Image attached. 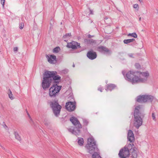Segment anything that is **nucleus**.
<instances>
[{
  "label": "nucleus",
  "mask_w": 158,
  "mask_h": 158,
  "mask_svg": "<svg viewBox=\"0 0 158 158\" xmlns=\"http://www.w3.org/2000/svg\"><path fill=\"white\" fill-rule=\"evenodd\" d=\"M68 131L70 132H71L72 134H74L76 135H78V133H80V130L79 129H77V131L71 128H69L68 129Z\"/></svg>",
  "instance_id": "nucleus-16"
},
{
  "label": "nucleus",
  "mask_w": 158,
  "mask_h": 158,
  "mask_svg": "<svg viewBox=\"0 0 158 158\" xmlns=\"http://www.w3.org/2000/svg\"><path fill=\"white\" fill-rule=\"evenodd\" d=\"M135 40L134 39L125 40H124L123 42L125 44H128L134 41Z\"/></svg>",
  "instance_id": "nucleus-23"
},
{
  "label": "nucleus",
  "mask_w": 158,
  "mask_h": 158,
  "mask_svg": "<svg viewBox=\"0 0 158 158\" xmlns=\"http://www.w3.org/2000/svg\"><path fill=\"white\" fill-rule=\"evenodd\" d=\"M85 147L89 152L90 154L94 153L92 155V158H101L99 155V149L94 138L92 137H90L88 138Z\"/></svg>",
  "instance_id": "nucleus-3"
},
{
  "label": "nucleus",
  "mask_w": 158,
  "mask_h": 158,
  "mask_svg": "<svg viewBox=\"0 0 158 158\" xmlns=\"http://www.w3.org/2000/svg\"><path fill=\"white\" fill-rule=\"evenodd\" d=\"M60 50V48L59 47L54 48L53 50V52L54 53H57Z\"/></svg>",
  "instance_id": "nucleus-27"
},
{
  "label": "nucleus",
  "mask_w": 158,
  "mask_h": 158,
  "mask_svg": "<svg viewBox=\"0 0 158 158\" xmlns=\"http://www.w3.org/2000/svg\"><path fill=\"white\" fill-rule=\"evenodd\" d=\"M128 56L129 57H133V54H129Z\"/></svg>",
  "instance_id": "nucleus-36"
},
{
  "label": "nucleus",
  "mask_w": 158,
  "mask_h": 158,
  "mask_svg": "<svg viewBox=\"0 0 158 158\" xmlns=\"http://www.w3.org/2000/svg\"><path fill=\"white\" fill-rule=\"evenodd\" d=\"M50 106L52 108L53 113L56 116L60 114L61 106L57 101H50L48 103Z\"/></svg>",
  "instance_id": "nucleus-6"
},
{
  "label": "nucleus",
  "mask_w": 158,
  "mask_h": 158,
  "mask_svg": "<svg viewBox=\"0 0 158 158\" xmlns=\"http://www.w3.org/2000/svg\"><path fill=\"white\" fill-rule=\"evenodd\" d=\"M8 94L9 98H10L11 100H12L14 99V97L13 96V95L10 89H9L8 90Z\"/></svg>",
  "instance_id": "nucleus-19"
},
{
  "label": "nucleus",
  "mask_w": 158,
  "mask_h": 158,
  "mask_svg": "<svg viewBox=\"0 0 158 158\" xmlns=\"http://www.w3.org/2000/svg\"><path fill=\"white\" fill-rule=\"evenodd\" d=\"M67 47L70 48L75 49L80 47V44L75 41H72L71 42L68 43Z\"/></svg>",
  "instance_id": "nucleus-11"
},
{
  "label": "nucleus",
  "mask_w": 158,
  "mask_h": 158,
  "mask_svg": "<svg viewBox=\"0 0 158 158\" xmlns=\"http://www.w3.org/2000/svg\"><path fill=\"white\" fill-rule=\"evenodd\" d=\"M73 67H75V65H74V64H73Z\"/></svg>",
  "instance_id": "nucleus-43"
},
{
  "label": "nucleus",
  "mask_w": 158,
  "mask_h": 158,
  "mask_svg": "<svg viewBox=\"0 0 158 158\" xmlns=\"http://www.w3.org/2000/svg\"><path fill=\"white\" fill-rule=\"evenodd\" d=\"M84 143V140L83 138H78V143L80 146H82Z\"/></svg>",
  "instance_id": "nucleus-21"
},
{
  "label": "nucleus",
  "mask_w": 158,
  "mask_h": 158,
  "mask_svg": "<svg viewBox=\"0 0 158 158\" xmlns=\"http://www.w3.org/2000/svg\"><path fill=\"white\" fill-rule=\"evenodd\" d=\"M1 0V3L2 4L3 6H4L5 0Z\"/></svg>",
  "instance_id": "nucleus-32"
},
{
  "label": "nucleus",
  "mask_w": 158,
  "mask_h": 158,
  "mask_svg": "<svg viewBox=\"0 0 158 158\" xmlns=\"http://www.w3.org/2000/svg\"><path fill=\"white\" fill-rule=\"evenodd\" d=\"M90 14H93V12H92V11L91 10H90Z\"/></svg>",
  "instance_id": "nucleus-38"
},
{
  "label": "nucleus",
  "mask_w": 158,
  "mask_h": 158,
  "mask_svg": "<svg viewBox=\"0 0 158 158\" xmlns=\"http://www.w3.org/2000/svg\"><path fill=\"white\" fill-rule=\"evenodd\" d=\"M82 120L84 125L86 126L88 125L89 122L88 120L85 118H82Z\"/></svg>",
  "instance_id": "nucleus-26"
},
{
  "label": "nucleus",
  "mask_w": 158,
  "mask_h": 158,
  "mask_svg": "<svg viewBox=\"0 0 158 158\" xmlns=\"http://www.w3.org/2000/svg\"><path fill=\"white\" fill-rule=\"evenodd\" d=\"M127 35L128 36H131L135 38H136L137 37V35L135 33H129Z\"/></svg>",
  "instance_id": "nucleus-25"
},
{
  "label": "nucleus",
  "mask_w": 158,
  "mask_h": 158,
  "mask_svg": "<svg viewBox=\"0 0 158 158\" xmlns=\"http://www.w3.org/2000/svg\"><path fill=\"white\" fill-rule=\"evenodd\" d=\"M24 26V25L23 23H20L19 24V28L21 29H22L23 28Z\"/></svg>",
  "instance_id": "nucleus-28"
},
{
  "label": "nucleus",
  "mask_w": 158,
  "mask_h": 158,
  "mask_svg": "<svg viewBox=\"0 0 158 158\" xmlns=\"http://www.w3.org/2000/svg\"><path fill=\"white\" fill-rule=\"evenodd\" d=\"M140 2H141L142 1V0H138Z\"/></svg>",
  "instance_id": "nucleus-41"
},
{
  "label": "nucleus",
  "mask_w": 158,
  "mask_h": 158,
  "mask_svg": "<svg viewBox=\"0 0 158 158\" xmlns=\"http://www.w3.org/2000/svg\"><path fill=\"white\" fill-rule=\"evenodd\" d=\"M56 73L55 72L49 71H47L45 72L41 83L42 87L44 89H48L50 87L52 81V79L51 77Z\"/></svg>",
  "instance_id": "nucleus-5"
},
{
  "label": "nucleus",
  "mask_w": 158,
  "mask_h": 158,
  "mask_svg": "<svg viewBox=\"0 0 158 158\" xmlns=\"http://www.w3.org/2000/svg\"><path fill=\"white\" fill-rule=\"evenodd\" d=\"M90 35H89V37H90Z\"/></svg>",
  "instance_id": "nucleus-44"
},
{
  "label": "nucleus",
  "mask_w": 158,
  "mask_h": 158,
  "mask_svg": "<svg viewBox=\"0 0 158 158\" xmlns=\"http://www.w3.org/2000/svg\"><path fill=\"white\" fill-rule=\"evenodd\" d=\"M98 50L99 51H105V52H107L108 50L107 48L106 47L101 46L98 47Z\"/></svg>",
  "instance_id": "nucleus-22"
},
{
  "label": "nucleus",
  "mask_w": 158,
  "mask_h": 158,
  "mask_svg": "<svg viewBox=\"0 0 158 158\" xmlns=\"http://www.w3.org/2000/svg\"><path fill=\"white\" fill-rule=\"evenodd\" d=\"M152 117L153 120H155L156 118L154 113H152Z\"/></svg>",
  "instance_id": "nucleus-35"
},
{
  "label": "nucleus",
  "mask_w": 158,
  "mask_h": 158,
  "mask_svg": "<svg viewBox=\"0 0 158 158\" xmlns=\"http://www.w3.org/2000/svg\"><path fill=\"white\" fill-rule=\"evenodd\" d=\"M61 88V86H58L57 84H54L50 88L49 95L51 98L56 97L59 94Z\"/></svg>",
  "instance_id": "nucleus-7"
},
{
  "label": "nucleus",
  "mask_w": 158,
  "mask_h": 158,
  "mask_svg": "<svg viewBox=\"0 0 158 158\" xmlns=\"http://www.w3.org/2000/svg\"><path fill=\"white\" fill-rule=\"evenodd\" d=\"M142 106H139L135 108L134 121V125L137 128H138L142 124L143 120L142 117L143 116L141 113Z\"/></svg>",
  "instance_id": "nucleus-4"
},
{
  "label": "nucleus",
  "mask_w": 158,
  "mask_h": 158,
  "mask_svg": "<svg viewBox=\"0 0 158 158\" xmlns=\"http://www.w3.org/2000/svg\"><path fill=\"white\" fill-rule=\"evenodd\" d=\"M127 139L130 142H132L134 140V136L133 132L131 130H129L128 132Z\"/></svg>",
  "instance_id": "nucleus-14"
},
{
  "label": "nucleus",
  "mask_w": 158,
  "mask_h": 158,
  "mask_svg": "<svg viewBox=\"0 0 158 158\" xmlns=\"http://www.w3.org/2000/svg\"><path fill=\"white\" fill-rule=\"evenodd\" d=\"M70 121L72 123L77 127L79 128H82V126L80 124V122L78 121L77 119L75 117H72L70 118Z\"/></svg>",
  "instance_id": "nucleus-10"
},
{
  "label": "nucleus",
  "mask_w": 158,
  "mask_h": 158,
  "mask_svg": "<svg viewBox=\"0 0 158 158\" xmlns=\"http://www.w3.org/2000/svg\"><path fill=\"white\" fill-rule=\"evenodd\" d=\"M131 155L133 158H136L137 151L136 148L133 143L127 144L123 148L119 151L118 156L120 158H126Z\"/></svg>",
  "instance_id": "nucleus-2"
},
{
  "label": "nucleus",
  "mask_w": 158,
  "mask_h": 158,
  "mask_svg": "<svg viewBox=\"0 0 158 158\" xmlns=\"http://www.w3.org/2000/svg\"><path fill=\"white\" fill-rule=\"evenodd\" d=\"M102 88L101 87H100L98 88V90H99L101 92H102Z\"/></svg>",
  "instance_id": "nucleus-34"
},
{
  "label": "nucleus",
  "mask_w": 158,
  "mask_h": 158,
  "mask_svg": "<svg viewBox=\"0 0 158 158\" xmlns=\"http://www.w3.org/2000/svg\"><path fill=\"white\" fill-rule=\"evenodd\" d=\"M65 107L68 111H72L75 110L76 106L74 103L69 102L66 103Z\"/></svg>",
  "instance_id": "nucleus-9"
},
{
  "label": "nucleus",
  "mask_w": 158,
  "mask_h": 158,
  "mask_svg": "<svg viewBox=\"0 0 158 158\" xmlns=\"http://www.w3.org/2000/svg\"><path fill=\"white\" fill-rule=\"evenodd\" d=\"M27 115H28V116L29 117V118H30L31 119V117L29 114V113L28 112H27Z\"/></svg>",
  "instance_id": "nucleus-37"
},
{
  "label": "nucleus",
  "mask_w": 158,
  "mask_h": 158,
  "mask_svg": "<svg viewBox=\"0 0 158 158\" xmlns=\"http://www.w3.org/2000/svg\"><path fill=\"white\" fill-rule=\"evenodd\" d=\"M68 70L67 69H65L62 71V73H66L68 72Z\"/></svg>",
  "instance_id": "nucleus-31"
},
{
  "label": "nucleus",
  "mask_w": 158,
  "mask_h": 158,
  "mask_svg": "<svg viewBox=\"0 0 158 158\" xmlns=\"http://www.w3.org/2000/svg\"><path fill=\"white\" fill-rule=\"evenodd\" d=\"M52 72H55L56 73L54 74V75H52V77H51V78H52V79H53V80L55 81V82L56 83H59V81L60 79V77L58 75H56L57 74L56 72L54 71H52Z\"/></svg>",
  "instance_id": "nucleus-15"
},
{
  "label": "nucleus",
  "mask_w": 158,
  "mask_h": 158,
  "mask_svg": "<svg viewBox=\"0 0 158 158\" xmlns=\"http://www.w3.org/2000/svg\"><path fill=\"white\" fill-rule=\"evenodd\" d=\"M133 7L135 9H137L138 10L139 9L138 5L137 4H135L133 5Z\"/></svg>",
  "instance_id": "nucleus-29"
},
{
  "label": "nucleus",
  "mask_w": 158,
  "mask_h": 158,
  "mask_svg": "<svg viewBox=\"0 0 158 158\" xmlns=\"http://www.w3.org/2000/svg\"><path fill=\"white\" fill-rule=\"evenodd\" d=\"M87 56L89 59L92 60L95 59L97 56L96 53L92 51H89L87 53Z\"/></svg>",
  "instance_id": "nucleus-13"
},
{
  "label": "nucleus",
  "mask_w": 158,
  "mask_h": 158,
  "mask_svg": "<svg viewBox=\"0 0 158 158\" xmlns=\"http://www.w3.org/2000/svg\"><path fill=\"white\" fill-rule=\"evenodd\" d=\"M15 139L19 141L21 140V138L18 132L16 131H14V132Z\"/></svg>",
  "instance_id": "nucleus-18"
},
{
  "label": "nucleus",
  "mask_w": 158,
  "mask_h": 158,
  "mask_svg": "<svg viewBox=\"0 0 158 158\" xmlns=\"http://www.w3.org/2000/svg\"><path fill=\"white\" fill-rule=\"evenodd\" d=\"M85 42L87 44H93L95 43V41L93 39H85Z\"/></svg>",
  "instance_id": "nucleus-20"
},
{
  "label": "nucleus",
  "mask_w": 158,
  "mask_h": 158,
  "mask_svg": "<svg viewBox=\"0 0 158 158\" xmlns=\"http://www.w3.org/2000/svg\"><path fill=\"white\" fill-rule=\"evenodd\" d=\"M104 19H105V20H107V18H105Z\"/></svg>",
  "instance_id": "nucleus-42"
},
{
  "label": "nucleus",
  "mask_w": 158,
  "mask_h": 158,
  "mask_svg": "<svg viewBox=\"0 0 158 158\" xmlns=\"http://www.w3.org/2000/svg\"><path fill=\"white\" fill-rule=\"evenodd\" d=\"M135 66L137 69H139L140 67V65L138 63H136L135 64Z\"/></svg>",
  "instance_id": "nucleus-30"
},
{
  "label": "nucleus",
  "mask_w": 158,
  "mask_h": 158,
  "mask_svg": "<svg viewBox=\"0 0 158 158\" xmlns=\"http://www.w3.org/2000/svg\"><path fill=\"white\" fill-rule=\"evenodd\" d=\"M46 57L48 61L51 64H54L56 62V56L54 55H47Z\"/></svg>",
  "instance_id": "nucleus-12"
},
{
  "label": "nucleus",
  "mask_w": 158,
  "mask_h": 158,
  "mask_svg": "<svg viewBox=\"0 0 158 158\" xmlns=\"http://www.w3.org/2000/svg\"><path fill=\"white\" fill-rule=\"evenodd\" d=\"M155 98L153 96L149 95H140L137 97L136 101L139 102H152Z\"/></svg>",
  "instance_id": "nucleus-8"
},
{
  "label": "nucleus",
  "mask_w": 158,
  "mask_h": 158,
  "mask_svg": "<svg viewBox=\"0 0 158 158\" xmlns=\"http://www.w3.org/2000/svg\"><path fill=\"white\" fill-rule=\"evenodd\" d=\"M71 36V33H69L66 34L65 35H64L63 37L64 39H69Z\"/></svg>",
  "instance_id": "nucleus-24"
},
{
  "label": "nucleus",
  "mask_w": 158,
  "mask_h": 158,
  "mask_svg": "<svg viewBox=\"0 0 158 158\" xmlns=\"http://www.w3.org/2000/svg\"><path fill=\"white\" fill-rule=\"evenodd\" d=\"M18 48L17 47H15L14 48V52H17L18 51Z\"/></svg>",
  "instance_id": "nucleus-33"
},
{
  "label": "nucleus",
  "mask_w": 158,
  "mask_h": 158,
  "mask_svg": "<svg viewBox=\"0 0 158 158\" xmlns=\"http://www.w3.org/2000/svg\"><path fill=\"white\" fill-rule=\"evenodd\" d=\"M149 74L148 72H139L130 71L126 74V79L133 84L146 82Z\"/></svg>",
  "instance_id": "nucleus-1"
},
{
  "label": "nucleus",
  "mask_w": 158,
  "mask_h": 158,
  "mask_svg": "<svg viewBox=\"0 0 158 158\" xmlns=\"http://www.w3.org/2000/svg\"><path fill=\"white\" fill-rule=\"evenodd\" d=\"M122 73H123V75L124 76V75L125 74V72L123 71H122Z\"/></svg>",
  "instance_id": "nucleus-39"
},
{
  "label": "nucleus",
  "mask_w": 158,
  "mask_h": 158,
  "mask_svg": "<svg viewBox=\"0 0 158 158\" xmlns=\"http://www.w3.org/2000/svg\"><path fill=\"white\" fill-rule=\"evenodd\" d=\"M141 17H140V18H139V21H140V20H141Z\"/></svg>",
  "instance_id": "nucleus-40"
},
{
  "label": "nucleus",
  "mask_w": 158,
  "mask_h": 158,
  "mask_svg": "<svg viewBox=\"0 0 158 158\" xmlns=\"http://www.w3.org/2000/svg\"><path fill=\"white\" fill-rule=\"evenodd\" d=\"M115 87V85L114 84H109L107 85V88H106V90L107 91L108 90L111 91Z\"/></svg>",
  "instance_id": "nucleus-17"
}]
</instances>
